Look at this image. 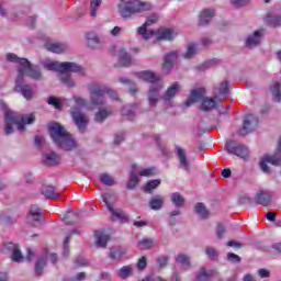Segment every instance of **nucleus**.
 <instances>
[{"mask_svg":"<svg viewBox=\"0 0 281 281\" xmlns=\"http://www.w3.org/2000/svg\"><path fill=\"white\" fill-rule=\"evenodd\" d=\"M8 63H14L16 66L18 76L15 78L16 93H21L25 100H32L34 95V88L30 83H25V76L32 80L41 81L43 80V72L38 66L32 65L27 58L18 57L14 53L7 54Z\"/></svg>","mask_w":281,"mask_h":281,"instance_id":"nucleus-1","label":"nucleus"},{"mask_svg":"<svg viewBox=\"0 0 281 281\" xmlns=\"http://www.w3.org/2000/svg\"><path fill=\"white\" fill-rule=\"evenodd\" d=\"M136 78L144 80V82H149L150 87L147 93V100L150 109H155L157 103L161 100V89H164L161 77L151 70H143L136 72Z\"/></svg>","mask_w":281,"mask_h":281,"instance_id":"nucleus-2","label":"nucleus"},{"mask_svg":"<svg viewBox=\"0 0 281 281\" xmlns=\"http://www.w3.org/2000/svg\"><path fill=\"white\" fill-rule=\"evenodd\" d=\"M48 131L54 144L61 150H74L76 148V140L60 123L50 124Z\"/></svg>","mask_w":281,"mask_h":281,"instance_id":"nucleus-3","label":"nucleus"},{"mask_svg":"<svg viewBox=\"0 0 281 281\" xmlns=\"http://www.w3.org/2000/svg\"><path fill=\"white\" fill-rule=\"evenodd\" d=\"M34 122V114L30 115H22L16 114L12 110L4 111V133L5 135H12L14 133V126H16L20 133L25 131V124H33Z\"/></svg>","mask_w":281,"mask_h":281,"instance_id":"nucleus-4","label":"nucleus"},{"mask_svg":"<svg viewBox=\"0 0 281 281\" xmlns=\"http://www.w3.org/2000/svg\"><path fill=\"white\" fill-rule=\"evenodd\" d=\"M87 89L90 93V102L95 106H102V104H105L106 98L104 95L106 94L112 100H117V92L104 83L92 81L87 85Z\"/></svg>","mask_w":281,"mask_h":281,"instance_id":"nucleus-5","label":"nucleus"},{"mask_svg":"<svg viewBox=\"0 0 281 281\" xmlns=\"http://www.w3.org/2000/svg\"><path fill=\"white\" fill-rule=\"evenodd\" d=\"M150 10H153V4L140 0H128L124 4L119 5V13L122 19H131L135 14L150 12Z\"/></svg>","mask_w":281,"mask_h":281,"instance_id":"nucleus-6","label":"nucleus"},{"mask_svg":"<svg viewBox=\"0 0 281 281\" xmlns=\"http://www.w3.org/2000/svg\"><path fill=\"white\" fill-rule=\"evenodd\" d=\"M205 95V88H198L191 91L190 97L184 102V106H192L194 102H201L202 111H212V109H216V100L212 98H204Z\"/></svg>","mask_w":281,"mask_h":281,"instance_id":"nucleus-7","label":"nucleus"},{"mask_svg":"<svg viewBox=\"0 0 281 281\" xmlns=\"http://www.w3.org/2000/svg\"><path fill=\"white\" fill-rule=\"evenodd\" d=\"M70 115L79 133H87V126H89V117L87 114H85V112H82V109L72 106L70 109Z\"/></svg>","mask_w":281,"mask_h":281,"instance_id":"nucleus-8","label":"nucleus"},{"mask_svg":"<svg viewBox=\"0 0 281 281\" xmlns=\"http://www.w3.org/2000/svg\"><path fill=\"white\" fill-rule=\"evenodd\" d=\"M280 161H281V137L279 139L277 153L273 155H266L263 158H261L259 166L262 172H265L266 175H269V172H271V169L267 164H271L272 166H280Z\"/></svg>","mask_w":281,"mask_h":281,"instance_id":"nucleus-9","label":"nucleus"},{"mask_svg":"<svg viewBox=\"0 0 281 281\" xmlns=\"http://www.w3.org/2000/svg\"><path fill=\"white\" fill-rule=\"evenodd\" d=\"M48 260L53 265H56V262H58V255L49 251H44L42 255H40L35 262V276H43V269L47 267Z\"/></svg>","mask_w":281,"mask_h":281,"instance_id":"nucleus-10","label":"nucleus"},{"mask_svg":"<svg viewBox=\"0 0 281 281\" xmlns=\"http://www.w3.org/2000/svg\"><path fill=\"white\" fill-rule=\"evenodd\" d=\"M102 201H103V203H105L109 212H111L112 218L114 221L119 220V221H121V223H128V216H126V214H124V212H122V210L113 209V206L109 203V201H111V193L102 194Z\"/></svg>","mask_w":281,"mask_h":281,"instance_id":"nucleus-11","label":"nucleus"},{"mask_svg":"<svg viewBox=\"0 0 281 281\" xmlns=\"http://www.w3.org/2000/svg\"><path fill=\"white\" fill-rule=\"evenodd\" d=\"M226 150L231 155H236L241 159H247L249 157V149L244 145H238L234 140H228L226 143Z\"/></svg>","mask_w":281,"mask_h":281,"instance_id":"nucleus-12","label":"nucleus"},{"mask_svg":"<svg viewBox=\"0 0 281 281\" xmlns=\"http://www.w3.org/2000/svg\"><path fill=\"white\" fill-rule=\"evenodd\" d=\"M256 126H258V116L255 114H248L245 116L243 128L239 130L238 133L245 137V135H249V133L254 132Z\"/></svg>","mask_w":281,"mask_h":281,"instance_id":"nucleus-13","label":"nucleus"},{"mask_svg":"<svg viewBox=\"0 0 281 281\" xmlns=\"http://www.w3.org/2000/svg\"><path fill=\"white\" fill-rule=\"evenodd\" d=\"M26 218L27 223L33 225V227H37V225H41V221L44 218L43 210H41V207H38L36 204L32 205Z\"/></svg>","mask_w":281,"mask_h":281,"instance_id":"nucleus-14","label":"nucleus"},{"mask_svg":"<svg viewBox=\"0 0 281 281\" xmlns=\"http://www.w3.org/2000/svg\"><path fill=\"white\" fill-rule=\"evenodd\" d=\"M262 36H265V30L255 31L247 36L245 41V46L248 47V49H254V47H258V45L262 43Z\"/></svg>","mask_w":281,"mask_h":281,"instance_id":"nucleus-15","label":"nucleus"},{"mask_svg":"<svg viewBox=\"0 0 281 281\" xmlns=\"http://www.w3.org/2000/svg\"><path fill=\"white\" fill-rule=\"evenodd\" d=\"M153 23H157V15H150L146 20L145 25H143L138 29V34L140 36H143V38L145 41H148V40L153 38V36H155V31L146 29V27H148V25H153Z\"/></svg>","mask_w":281,"mask_h":281,"instance_id":"nucleus-16","label":"nucleus"},{"mask_svg":"<svg viewBox=\"0 0 281 281\" xmlns=\"http://www.w3.org/2000/svg\"><path fill=\"white\" fill-rule=\"evenodd\" d=\"M255 203L262 205V207H269L273 203V193L271 191H259L255 196Z\"/></svg>","mask_w":281,"mask_h":281,"instance_id":"nucleus-17","label":"nucleus"},{"mask_svg":"<svg viewBox=\"0 0 281 281\" xmlns=\"http://www.w3.org/2000/svg\"><path fill=\"white\" fill-rule=\"evenodd\" d=\"M42 161L45 166H58L60 164V155L50 151L42 156Z\"/></svg>","mask_w":281,"mask_h":281,"instance_id":"nucleus-18","label":"nucleus"},{"mask_svg":"<svg viewBox=\"0 0 281 281\" xmlns=\"http://www.w3.org/2000/svg\"><path fill=\"white\" fill-rule=\"evenodd\" d=\"M45 48L53 54H63L68 52L69 46L65 43H46Z\"/></svg>","mask_w":281,"mask_h":281,"instance_id":"nucleus-19","label":"nucleus"},{"mask_svg":"<svg viewBox=\"0 0 281 281\" xmlns=\"http://www.w3.org/2000/svg\"><path fill=\"white\" fill-rule=\"evenodd\" d=\"M180 86L179 82H173L165 92V94L161 97L160 94V100L161 98L164 99V102L166 104H168V102H170V100H173L175 95H177V93L179 92Z\"/></svg>","mask_w":281,"mask_h":281,"instance_id":"nucleus-20","label":"nucleus"},{"mask_svg":"<svg viewBox=\"0 0 281 281\" xmlns=\"http://www.w3.org/2000/svg\"><path fill=\"white\" fill-rule=\"evenodd\" d=\"M215 14H216V11L214 9H204L200 13L199 25H202V26L210 25V21L214 19Z\"/></svg>","mask_w":281,"mask_h":281,"instance_id":"nucleus-21","label":"nucleus"},{"mask_svg":"<svg viewBox=\"0 0 281 281\" xmlns=\"http://www.w3.org/2000/svg\"><path fill=\"white\" fill-rule=\"evenodd\" d=\"M177 63V52L168 53L164 58L162 70L168 74V70L175 67Z\"/></svg>","mask_w":281,"mask_h":281,"instance_id":"nucleus-22","label":"nucleus"},{"mask_svg":"<svg viewBox=\"0 0 281 281\" xmlns=\"http://www.w3.org/2000/svg\"><path fill=\"white\" fill-rule=\"evenodd\" d=\"M80 71H82V66L71 61L63 63L61 74H80Z\"/></svg>","mask_w":281,"mask_h":281,"instance_id":"nucleus-23","label":"nucleus"},{"mask_svg":"<svg viewBox=\"0 0 281 281\" xmlns=\"http://www.w3.org/2000/svg\"><path fill=\"white\" fill-rule=\"evenodd\" d=\"M42 65L47 71H57L58 74H63V63L60 61L45 59L42 61Z\"/></svg>","mask_w":281,"mask_h":281,"instance_id":"nucleus-24","label":"nucleus"},{"mask_svg":"<svg viewBox=\"0 0 281 281\" xmlns=\"http://www.w3.org/2000/svg\"><path fill=\"white\" fill-rule=\"evenodd\" d=\"M138 183H139V177L137 176V165H132L130 180L126 186L127 190H135Z\"/></svg>","mask_w":281,"mask_h":281,"instance_id":"nucleus-25","label":"nucleus"},{"mask_svg":"<svg viewBox=\"0 0 281 281\" xmlns=\"http://www.w3.org/2000/svg\"><path fill=\"white\" fill-rule=\"evenodd\" d=\"M42 194L46 199H53L54 201L60 199V193L56 192V189L53 186L44 184L42 187Z\"/></svg>","mask_w":281,"mask_h":281,"instance_id":"nucleus-26","label":"nucleus"},{"mask_svg":"<svg viewBox=\"0 0 281 281\" xmlns=\"http://www.w3.org/2000/svg\"><path fill=\"white\" fill-rule=\"evenodd\" d=\"M88 47L91 49H98L100 45H102V40L98 36V34L90 32L86 35Z\"/></svg>","mask_w":281,"mask_h":281,"instance_id":"nucleus-27","label":"nucleus"},{"mask_svg":"<svg viewBox=\"0 0 281 281\" xmlns=\"http://www.w3.org/2000/svg\"><path fill=\"white\" fill-rule=\"evenodd\" d=\"M177 155H178V159L180 161V168H182V170H190V161H188V157L186 156V150H183V148L181 147H177Z\"/></svg>","mask_w":281,"mask_h":281,"instance_id":"nucleus-28","label":"nucleus"},{"mask_svg":"<svg viewBox=\"0 0 281 281\" xmlns=\"http://www.w3.org/2000/svg\"><path fill=\"white\" fill-rule=\"evenodd\" d=\"M94 238L97 247H106V244L109 243V236L104 232L95 231Z\"/></svg>","mask_w":281,"mask_h":281,"instance_id":"nucleus-29","label":"nucleus"},{"mask_svg":"<svg viewBox=\"0 0 281 281\" xmlns=\"http://www.w3.org/2000/svg\"><path fill=\"white\" fill-rule=\"evenodd\" d=\"M119 63L122 67H131L133 58L131 57V54H128L125 49H121L119 52Z\"/></svg>","mask_w":281,"mask_h":281,"instance_id":"nucleus-30","label":"nucleus"},{"mask_svg":"<svg viewBox=\"0 0 281 281\" xmlns=\"http://www.w3.org/2000/svg\"><path fill=\"white\" fill-rule=\"evenodd\" d=\"M176 262L177 265H181L184 271H188V269H190V257H188V255L186 254H178L176 256Z\"/></svg>","mask_w":281,"mask_h":281,"instance_id":"nucleus-31","label":"nucleus"},{"mask_svg":"<svg viewBox=\"0 0 281 281\" xmlns=\"http://www.w3.org/2000/svg\"><path fill=\"white\" fill-rule=\"evenodd\" d=\"M149 207L154 211H159L164 207V198L161 195H156L150 199Z\"/></svg>","mask_w":281,"mask_h":281,"instance_id":"nucleus-32","label":"nucleus"},{"mask_svg":"<svg viewBox=\"0 0 281 281\" xmlns=\"http://www.w3.org/2000/svg\"><path fill=\"white\" fill-rule=\"evenodd\" d=\"M7 249H12V260L13 262H23V254H21V250L18 246H14L13 244H9Z\"/></svg>","mask_w":281,"mask_h":281,"instance_id":"nucleus-33","label":"nucleus"},{"mask_svg":"<svg viewBox=\"0 0 281 281\" xmlns=\"http://www.w3.org/2000/svg\"><path fill=\"white\" fill-rule=\"evenodd\" d=\"M170 199L171 203L176 207H183V205H186V198H183V195H181L179 192L171 193Z\"/></svg>","mask_w":281,"mask_h":281,"instance_id":"nucleus-34","label":"nucleus"},{"mask_svg":"<svg viewBox=\"0 0 281 281\" xmlns=\"http://www.w3.org/2000/svg\"><path fill=\"white\" fill-rule=\"evenodd\" d=\"M138 249L146 251L148 249H153L155 247V239L153 238H143L137 244Z\"/></svg>","mask_w":281,"mask_h":281,"instance_id":"nucleus-35","label":"nucleus"},{"mask_svg":"<svg viewBox=\"0 0 281 281\" xmlns=\"http://www.w3.org/2000/svg\"><path fill=\"white\" fill-rule=\"evenodd\" d=\"M74 234L80 235V232L78 229H72L69 232L68 236L65 237L64 240V248H63V255L67 258L69 256V240H71V237Z\"/></svg>","mask_w":281,"mask_h":281,"instance_id":"nucleus-36","label":"nucleus"},{"mask_svg":"<svg viewBox=\"0 0 281 281\" xmlns=\"http://www.w3.org/2000/svg\"><path fill=\"white\" fill-rule=\"evenodd\" d=\"M124 255H126V249L122 247L112 248L109 254L111 260H121Z\"/></svg>","mask_w":281,"mask_h":281,"instance_id":"nucleus-37","label":"nucleus"},{"mask_svg":"<svg viewBox=\"0 0 281 281\" xmlns=\"http://www.w3.org/2000/svg\"><path fill=\"white\" fill-rule=\"evenodd\" d=\"M214 276L213 270H205V268H201L200 272L198 273L195 281H210V278Z\"/></svg>","mask_w":281,"mask_h":281,"instance_id":"nucleus-38","label":"nucleus"},{"mask_svg":"<svg viewBox=\"0 0 281 281\" xmlns=\"http://www.w3.org/2000/svg\"><path fill=\"white\" fill-rule=\"evenodd\" d=\"M121 115L127 117V120L133 121L135 120V108L133 105H125L121 110Z\"/></svg>","mask_w":281,"mask_h":281,"instance_id":"nucleus-39","label":"nucleus"},{"mask_svg":"<svg viewBox=\"0 0 281 281\" xmlns=\"http://www.w3.org/2000/svg\"><path fill=\"white\" fill-rule=\"evenodd\" d=\"M270 91L272 93L274 102H281V90L279 81H276L272 86H270Z\"/></svg>","mask_w":281,"mask_h":281,"instance_id":"nucleus-40","label":"nucleus"},{"mask_svg":"<svg viewBox=\"0 0 281 281\" xmlns=\"http://www.w3.org/2000/svg\"><path fill=\"white\" fill-rule=\"evenodd\" d=\"M266 23H268V25H270V27H280L281 26V15L269 14L266 18Z\"/></svg>","mask_w":281,"mask_h":281,"instance_id":"nucleus-41","label":"nucleus"},{"mask_svg":"<svg viewBox=\"0 0 281 281\" xmlns=\"http://www.w3.org/2000/svg\"><path fill=\"white\" fill-rule=\"evenodd\" d=\"M177 33L170 29H165L159 33V38L162 41H173Z\"/></svg>","mask_w":281,"mask_h":281,"instance_id":"nucleus-42","label":"nucleus"},{"mask_svg":"<svg viewBox=\"0 0 281 281\" xmlns=\"http://www.w3.org/2000/svg\"><path fill=\"white\" fill-rule=\"evenodd\" d=\"M77 221H78V213L74 211H69L64 216V222L66 223V225H74V223H77Z\"/></svg>","mask_w":281,"mask_h":281,"instance_id":"nucleus-43","label":"nucleus"},{"mask_svg":"<svg viewBox=\"0 0 281 281\" xmlns=\"http://www.w3.org/2000/svg\"><path fill=\"white\" fill-rule=\"evenodd\" d=\"M109 115H111V112L106 111L105 109H100L94 115V121L102 124V122H104Z\"/></svg>","mask_w":281,"mask_h":281,"instance_id":"nucleus-44","label":"nucleus"},{"mask_svg":"<svg viewBox=\"0 0 281 281\" xmlns=\"http://www.w3.org/2000/svg\"><path fill=\"white\" fill-rule=\"evenodd\" d=\"M133 273V266H124L117 271L119 278L122 280H126Z\"/></svg>","mask_w":281,"mask_h":281,"instance_id":"nucleus-45","label":"nucleus"},{"mask_svg":"<svg viewBox=\"0 0 281 281\" xmlns=\"http://www.w3.org/2000/svg\"><path fill=\"white\" fill-rule=\"evenodd\" d=\"M102 5V0H90V16H98V10Z\"/></svg>","mask_w":281,"mask_h":281,"instance_id":"nucleus-46","label":"nucleus"},{"mask_svg":"<svg viewBox=\"0 0 281 281\" xmlns=\"http://www.w3.org/2000/svg\"><path fill=\"white\" fill-rule=\"evenodd\" d=\"M195 212L201 218H207V216H210V212L203 203L195 204Z\"/></svg>","mask_w":281,"mask_h":281,"instance_id":"nucleus-47","label":"nucleus"},{"mask_svg":"<svg viewBox=\"0 0 281 281\" xmlns=\"http://www.w3.org/2000/svg\"><path fill=\"white\" fill-rule=\"evenodd\" d=\"M195 55H196V44L191 43L188 45L187 52L182 56L187 60H190V58H194Z\"/></svg>","mask_w":281,"mask_h":281,"instance_id":"nucleus-48","label":"nucleus"},{"mask_svg":"<svg viewBox=\"0 0 281 281\" xmlns=\"http://www.w3.org/2000/svg\"><path fill=\"white\" fill-rule=\"evenodd\" d=\"M59 80L69 89H74V87H76V82H74V79H71V76L69 75H61Z\"/></svg>","mask_w":281,"mask_h":281,"instance_id":"nucleus-49","label":"nucleus"},{"mask_svg":"<svg viewBox=\"0 0 281 281\" xmlns=\"http://www.w3.org/2000/svg\"><path fill=\"white\" fill-rule=\"evenodd\" d=\"M159 186H161L160 179L150 180L147 182L144 190H145V192H153V190H156V188H159Z\"/></svg>","mask_w":281,"mask_h":281,"instance_id":"nucleus-50","label":"nucleus"},{"mask_svg":"<svg viewBox=\"0 0 281 281\" xmlns=\"http://www.w3.org/2000/svg\"><path fill=\"white\" fill-rule=\"evenodd\" d=\"M100 181L103 186H115V180L109 173H101Z\"/></svg>","mask_w":281,"mask_h":281,"instance_id":"nucleus-51","label":"nucleus"},{"mask_svg":"<svg viewBox=\"0 0 281 281\" xmlns=\"http://www.w3.org/2000/svg\"><path fill=\"white\" fill-rule=\"evenodd\" d=\"M137 175H139V177H153V175H155V168L139 169V167H137Z\"/></svg>","mask_w":281,"mask_h":281,"instance_id":"nucleus-52","label":"nucleus"},{"mask_svg":"<svg viewBox=\"0 0 281 281\" xmlns=\"http://www.w3.org/2000/svg\"><path fill=\"white\" fill-rule=\"evenodd\" d=\"M72 100L75 102V106H78V109H82V106H87V100L80 95H72Z\"/></svg>","mask_w":281,"mask_h":281,"instance_id":"nucleus-53","label":"nucleus"},{"mask_svg":"<svg viewBox=\"0 0 281 281\" xmlns=\"http://www.w3.org/2000/svg\"><path fill=\"white\" fill-rule=\"evenodd\" d=\"M47 104H49L50 106H55V109H60L63 106V103H60V100H58V98L53 95L48 97Z\"/></svg>","mask_w":281,"mask_h":281,"instance_id":"nucleus-54","label":"nucleus"},{"mask_svg":"<svg viewBox=\"0 0 281 281\" xmlns=\"http://www.w3.org/2000/svg\"><path fill=\"white\" fill-rule=\"evenodd\" d=\"M218 91L224 98H227V93H229V82L223 81L218 88Z\"/></svg>","mask_w":281,"mask_h":281,"instance_id":"nucleus-55","label":"nucleus"},{"mask_svg":"<svg viewBox=\"0 0 281 281\" xmlns=\"http://www.w3.org/2000/svg\"><path fill=\"white\" fill-rule=\"evenodd\" d=\"M0 222L3 223L4 225H14V223H16V218L0 215Z\"/></svg>","mask_w":281,"mask_h":281,"instance_id":"nucleus-56","label":"nucleus"},{"mask_svg":"<svg viewBox=\"0 0 281 281\" xmlns=\"http://www.w3.org/2000/svg\"><path fill=\"white\" fill-rule=\"evenodd\" d=\"M205 254H206V256H209V258H211L212 260H214V258H217V257H218V251H216V249H214L213 247H206Z\"/></svg>","mask_w":281,"mask_h":281,"instance_id":"nucleus-57","label":"nucleus"},{"mask_svg":"<svg viewBox=\"0 0 281 281\" xmlns=\"http://www.w3.org/2000/svg\"><path fill=\"white\" fill-rule=\"evenodd\" d=\"M216 63H218V60L211 59V60L205 61L204 64H202L200 66V69H201V71H205V69H210V67H213V65H216Z\"/></svg>","mask_w":281,"mask_h":281,"instance_id":"nucleus-58","label":"nucleus"},{"mask_svg":"<svg viewBox=\"0 0 281 281\" xmlns=\"http://www.w3.org/2000/svg\"><path fill=\"white\" fill-rule=\"evenodd\" d=\"M227 260H228L229 262H233V263H235V265H238V262H240V256H238V255H236V254H234V252H229V254L227 255Z\"/></svg>","mask_w":281,"mask_h":281,"instance_id":"nucleus-59","label":"nucleus"},{"mask_svg":"<svg viewBox=\"0 0 281 281\" xmlns=\"http://www.w3.org/2000/svg\"><path fill=\"white\" fill-rule=\"evenodd\" d=\"M231 3L234 8H243V5H247V3H249V0H231Z\"/></svg>","mask_w":281,"mask_h":281,"instance_id":"nucleus-60","label":"nucleus"},{"mask_svg":"<svg viewBox=\"0 0 281 281\" xmlns=\"http://www.w3.org/2000/svg\"><path fill=\"white\" fill-rule=\"evenodd\" d=\"M225 226L223 224L217 225L216 236L217 238H224L225 237Z\"/></svg>","mask_w":281,"mask_h":281,"instance_id":"nucleus-61","label":"nucleus"},{"mask_svg":"<svg viewBox=\"0 0 281 281\" xmlns=\"http://www.w3.org/2000/svg\"><path fill=\"white\" fill-rule=\"evenodd\" d=\"M124 142V132H120L114 136V145L120 146Z\"/></svg>","mask_w":281,"mask_h":281,"instance_id":"nucleus-62","label":"nucleus"},{"mask_svg":"<svg viewBox=\"0 0 281 281\" xmlns=\"http://www.w3.org/2000/svg\"><path fill=\"white\" fill-rule=\"evenodd\" d=\"M157 263L160 269H164V267H166V265H168V257H166V256L159 257L157 259Z\"/></svg>","mask_w":281,"mask_h":281,"instance_id":"nucleus-63","label":"nucleus"},{"mask_svg":"<svg viewBox=\"0 0 281 281\" xmlns=\"http://www.w3.org/2000/svg\"><path fill=\"white\" fill-rule=\"evenodd\" d=\"M75 265H76V267H87L88 261H87V259H85V258H82V257H78V258L75 260Z\"/></svg>","mask_w":281,"mask_h":281,"instance_id":"nucleus-64","label":"nucleus"}]
</instances>
